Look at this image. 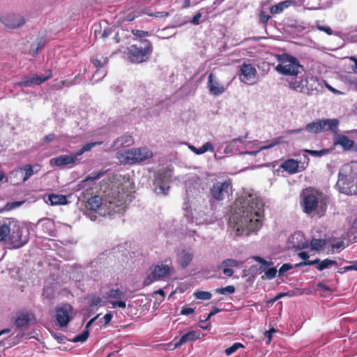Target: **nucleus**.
I'll return each instance as SVG.
<instances>
[{
    "label": "nucleus",
    "instance_id": "f257e3e1",
    "mask_svg": "<svg viewBox=\"0 0 357 357\" xmlns=\"http://www.w3.org/2000/svg\"><path fill=\"white\" fill-rule=\"evenodd\" d=\"M239 214L230 220L229 225L233 228L235 235L248 236L259 229L264 213V203L257 197L249 195L241 202Z\"/></svg>",
    "mask_w": 357,
    "mask_h": 357
},
{
    "label": "nucleus",
    "instance_id": "f03ea898",
    "mask_svg": "<svg viewBox=\"0 0 357 357\" xmlns=\"http://www.w3.org/2000/svg\"><path fill=\"white\" fill-rule=\"evenodd\" d=\"M336 185L342 193L357 195V162L352 161L340 169Z\"/></svg>",
    "mask_w": 357,
    "mask_h": 357
},
{
    "label": "nucleus",
    "instance_id": "7ed1b4c3",
    "mask_svg": "<svg viewBox=\"0 0 357 357\" xmlns=\"http://www.w3.org/2000/svg\"><path fill=\"white\" fill-rule=\"evenodd\" d=\"M301 199L303 211L306 214H311L315 211L319 204L321 211H325L326 208V196L313 188L310 187L303 190Z\"/></svg>",
    "mask_w": 357,
    "mask_h": 357
},
{
    "label": "nucleus",
    "instance_id": "20e7f679",
    "mask_svg": "<svg viewBox=\"0 0 357 357\" xmlns=\"http://www.w3.org/2000/svg\"><path fill=\"white\" fill-rule=\"evenodd\" d=\"M139 43L132 44L124 52L128 60L132 63H141L148 61L153 47L148 39H140Z\"/></svg>",
    "mask_w": 357,
    "mask_h": 357
},
{
    "label": "nucleus",
    "instance_id": "39448f33",
    "mask_svg": "<svg viewBox=\"0 0 357 357\" xmlns=\"http://www.w3.org/2000/svg\"><path fill=\"white\" fill-rule=\"evenodd\" d=\"M153 157V152L146 146L119 151L116 158L123 165L139 164Z\"/></svg>",
    "mask_w": 357,
    "mask_h": 357
},
{
    "label": "nucleus",
    "instance_id": "423d86ee",
    "mask_svg": "<svg viewBox=\"0 0 357 357\" xmlns=\"http://www.w3.org/2000/svg\"><path fill=\"white\" fill-rule=\"evenodd\" d=\"M319 86L318 79L308 74H305L301 77L295 76L294 79L289 82L290 89L307 96L317 93Z\"/></svg>",
    "mask_w": 357,
    "mask_h": 357
},
{
    "label": "nucleus",
    "instance_id": "0eeeda50",
    "mask_svg": "<svg viewBox=\"0 0 357 357\" xmlns=\"http://www.w3.org/2000/svg\"><path fill=\"white\" fill-rule=\"evenodd\" d=\"M274 56L280 63L275 70L280 74L285 76H297L299 68L303 70V66L300 64L298 59L287 53L282 54H275Z\"/></svg>",
    "mask_w": 357,
    "mask_h": 357
},
{
    "label": "nucleus",
    "instance_id": "6e6552de",
    "mask_svg": "<svg viewBox=\"0 0 357 357\" xmlns=\"http://www.w3.org/2000/svg\"><path fill=\"white\" fill-rule=\"evenodd\" d=\"M166 264H157L151 267V273L146 277L143 281L144 286H149L155 281L162 280L169 276L171 273L172 267L170 259L165 261Z\"/></svg>",
    "mask_w": 357,
    "mask_h": 357
},
{
    "label": "nucleus",
    "instance_id": "1a4fd4ad",
    "mask_svg": "<svg viewBox=\"0 0 357 357\" xmlns=\"http://www.w3.org/2000/svg\"><path fill=\"white\" fill-rule=\"evenodd\" d=\"M101 144V142L86 144L76 153H71L70 155H61L58 157L52 158L50 161V165L61 167L75 163L78 157L82 155L84 152L90 151L96 145Z\"/></svg>",
    "mask_w": 357,
    "mask_h": 357
},
{
    "label": "nucleus",
    "instance_id": "9d476101",
    "mask_svg": "<svg viewBox=\"0 0 357 357\" xmlns=\"http://www.w3.org/2000/svg\"><path fill=\"white\" fill-rule=\"evenodd\" d=\"M40 169L39 165H25L13 169L10 174V177L11 181L17 184L24 183L34 174H37Z\"/></svg>",
    "mask_w": 357,
    "mask_h": 357
},
{
    "label": "nucleus",
    "instance_id": "9b49d317",
    "mask_svg": "<svg viewBox=\"0 0 357 357\" xmlns=\"http://www.w3.org/2000/svg\"><path fill=\"white\" fill-rule=\"evenodd\" d=\"M231 190V183L229 181L217 182L210 188L209 201L221 202L229 197V190Z\"/></svg>",
    "mask_w": 357,
    "mask_h": 357
},
{
    "label": "nucleus",
    "instance_id": "f8f14e48",
    "mask_svg": "<svg viewBox=\"0 0 357 357\" xmlns=\"http://www.w3.org/2000/svg\"><path fill=\"white\" fill-rule=\"evenodd\" d=\"M24 230L19 226L13 229L8 242H7V245L10 249H19L29 242L28 234L24 235Z\"/></svg>",
    "mask_w": 357,
    "mask_h": 357
},
{
    "label": "nucleus",
    "instance_id": "ddd939ff",
    "mask_svg": "<svg viewBox=\"0 0 357 357\" xmlns=\"http://www.w3.org/2000/svg\"><path fill=\"white\" fill-rule=\"evenodd\" d=\"M240 80L247 84H254L256 82L257 71L250 63H243L240 68Z\"/></svg>",
    "mask_w": 357,
    "mask_h": 357
},
{
    "label": "nucleus",
    "instance_id": "4468645a",
    "mask_svg": "<svg viewBox=\"0 0 357 357\" xmlns=\"http://www.w3.org/2000/svg\"><path fill=\"white\" fill-rule=\"evenodd\" d=\"M317 265L316 268L319 271H323L326 268H329L331 266H337V262L335 260L325 259L323 261H321L320 259L316 258L312 261H303L297 264H296V267H302L305 266H312Z\"/></svg>",
    "mask_w": 357,
    "mask_h": 357
},
{
    "label": "nucleus",
    "instance_id": "2eb2a0df",
    "mask_svg": "<svg viewBox=\"0 0 357 357\" xmlns=\"http://www.w3.org/2000/svg\"><path fill=\"white\" fill-rule=\"evenodd\" d=\"M73 311V307L70 304H63L56 309V320L60 326H66L70 320V313Z\"/></svg>",
    "mask_w": 357,
    "mask_h": 357
},
{
    "label": "nucleus",
    "instance_id": "dca6fc26",
    "mask_svg": "<svg viewBox=\"0 0 357 357\" xmlns=\"http://www.w3.org/2000/svg\"><path fill=\"white\" fill-rule=\"evenodd\" d=\"M207 87L209 92L216 96L222 94L225 91L224 85L213 73H210L208 76Z\"/></svg>",
    "mask_w": 357,
    "mask_h": 357
},
{
    "label": "nucleus",
    "instance_id": "f3484780",
    "mask_svg": "<svg viewBox=\"0 0 357 357\" xmlns=\"http://www.w3.org/2000/svg\"><path fill=\"white\" fill-rule=\"evenodd\" d=\"M47 73L45 76H39L34 74L29 79L17 82L16 85L25 87L30 86L33 84L40 85L52 77V73L51 70H48Z\"/></svg>",
    "mask_w": 357,
    "mask_h": 357
},
{
    "label": "nucleus",
    "instance_id": "a211bd4d",
    "mask_svg": "<svg viewBox=\"0 0 357 357\" xmlns=\"http://www.w3.org/2000/svg\"><path fill=\"white\" fill-rule=\"evenodd\" d=\"M1 22L8 28L17 29L24 25L25 20L19 15L12 14L3 17Z\"/></svg>",
    "mask_w": 357,
    "mask_h": 357
},
{
    "label": "nucleus",
    "instance_id": "6ab92c4d",
    "mask_svg": "<svg viewBox=\"0 0 357 357\" xmlns=\"http://www.w3.org/2000/svg\"><path fill=\"white\" fill-rule=\"evenodd\" d=\"M321 123V132L331 131L337 133L340 121L337 119H319Z\"/></svg>",
    "mask_w": 357,
    "mask_h": 357
},
{
    "label": "nucleus",
    "instance_id": "aec40b11",
    "mask_svg": "<svg viewBox=\"0 0 357 357\" xmlns=\"http://www.w3.org/2000/svg\"><path fill=\"white\" fill-rule=\"evenodd\" d=\"M200 338V333L195 331H190L183 335L181 338L174 343V348H179L183 344L188 342H195Z\"/></svg>",
    "mask_w": 357,
    "mask_h": 357
},
{
    "label": "nucleus",
    "instance_id": "412c9836",
    "mask_svg": "<svg viewBox=\"0 0 357 357\" xmlns=\"http://www.w3.org/2000/svg\"><path fill=\"white\" fill-rule=\"evenodd\" d=\"M32 318H34L33 313H22L15 319V325L20 329L26 328L29 326Z\"/></svg>",
    "mask_w": 357,
    "mask_h": 357
},
{
    "label": "nucleus",
    "instance_id": "4be33fe9",
    "mask_svg": "<svg viewBox=\"0 0 357 357\" xmlns=\"http://www.w3.org/2000/svg\"><path fill=\"white\" fill-rule=\"evenodd\" d=\"M193 259L191 250H182L177 254V260L182 268H186Z\"/></svg>",
    "mask_w": 357,
    "mask_h": 357
},
{
    "label": "nucleus",
    "instance_id": "5701e85b",
    "mask_svg": "<svg viewBox=\"0 0 357 357\" xmlns=\"http://www.w3.org/2000/svg\"><path fill=\"white\" fill-rule=\"evenodd\" d=\"M334 144L341 146L344 150H350L353 148L354 142L346 135L337 134Z\"/></svg>",
    "mask_w": 357,
    "mask_h": 357
},
{
    "label": "nucleus",
    "instance_id": "b1692460",
    "mask_svg": "<svg viewBox=\"0 0 357 357\" xmlns=\"http://www.w3.org/2000/svg\"><path fill=\"white\" fill-rule=\"evenodd\" d=\"M296 2L294 0H285L280 2L278 4L273 5L270 7V12L273 15L281 13L283 10L291 6L296 5Z\"/></svg>",
    "mask_w": 357,
    "mask_h": 357
},
{
    "label": "nucleus",
    "instance_id": "393cba45",
    "mask_svg": "<svg viewBox=\"0 0 357 357\" xmlns=\"http://www.w3.org/2000/svg\"><path fill=\"white\" fill-rule=\"evenodd\" d=\"M280 167L290 174H295L298 171L299 164L294 159H287L282 163Z\"/></svg>",
    "mask_w": 357,
    "mask_h": 357
},
{
    "label": "nucleus",
    "instance_id": "a878e982",
    "mask_svg": "<svg viewBox=\"0 0 357 357\" xmlns=\"http://www.w3.org/2000/svg\"><path fill=\"white\" fill-rule=\"evenodd\" d=\"M102 204V199L99 195L91 196L86 202V207L91 211H97Z\"/></svg>",
    "mask_w": 357,
    "mask_h": 357
},
{
    "label": "nucleus",
    "instance_id": "bb28decb",
    "mask_svg": "<svg viewBox=\"0 0 357 357\" xmlns=\"http://www.w3.org/2000/svg\"><path fill=\"white\" fill-rule=\"evenodd\" d=\"M115 145L121 147H129L134 144V139L131 135H124L115 141Z\"/></svg>",
    "mask_w": 357,
    "mask_h": 357
},
{
    "label": "nucleus",
    "instance_id": "cd10ccee",
    "mask_svg": "<svg viewBox=\"0 0 357 357\" xmlns=\"http://www.w3.org/2000/svg\"><path fill=\"white\" fill-rule=\"evenodd\" d=\"M48 201L52 206L63 205L68 202L65 195L56 194H50L48 197Z\"/></svg>",
    "mask_w": 357,
    "mask_h": 357
},
{
    "label": "nucleus",
    "instance_id": "c85d7f7f",
    "mask_svg": "<svg viewBox=\"0 0 357 357\" xmlns=\"http://www.w3.org/2000/svg\"><path fill=\"white\" fill-rule=\"evenodd\" d=\"M11 234L10 225L4 223L0 225V241L8 242Z\"/></svg>",
    "mask_w": 357,
    "mask_h": 357
},
{
    "label": "nucleus",
    "instance_id": "c756f323",
    "mask_svg": "<svg viewBox=\"0 0 357 357\" xmlns=\"http://www.w3.org/2000/svg\"><path fill=\"white\" fill-rule=\"evenodd\" d=\"M45 45V39L44 38H40L37 44H32L31 45V49L29 51V53L31 56H36L38 55V52L41 50Z\"/></svg>",
    "mask_w": 357,
    "mask_h": 357
},
{
    "label": "nucleus",
    "instance_id": "7c9ffc66",
    "mask_svg": "<svg viewBox=\"0 0 357 357\" xmlns=\"http://www.w3.org/2000/svg\"><path fill=\"white\" fill-rule=\"evenodd\" d=\"M190 149L197 155L203 154L206 151H213L214 149L211 143L206 142L202 147L197 149L193 146H190Z\"/></svg>",
    "mask_w": 357,
    "mask_h": 357
},
{
    "label": "nucleus",
    "instance_id": "2f4dec72",
    "mask_svg": "<svg viewBox=\"0 0 357 357\" xmlns=\"http://www.w3.org/2000/svg\"><path fill=\"white\" fill-rule=\"evenodd\" d=\"M305 130L310 133H320L321 132V123L319 119L307 123L305 126Z\"/></svg>",
    "mask_w": 357,
    "mask_h": 357
},
{
    "label": "nucleus",
    "instance_id": "473e14b6",
    "mask_svg": "<svg viewBox=\"0 0 357 357\" xmlns=\"http://www.w3.org/2000/svg\"><path fill=\"white\" fill-rule=\"evenodd\" d=\"M91 62L93 66L98 68L96 73L98 74L100 71V68H104L108 63V58L102 56L101 59L93 58L91 59Z\"/></svg>",
    "mask_w": 357,
    "mask_h": 357
},
{
    "label": "nucleus",
    "instance_id": "72a5a7b5",
    "mask_svg": "<svg viewBox=\"0 0 357 357\" xmlns=\"http://www.w3.org/2000/svg\"><path fill=\"white\" fill-rule=\"evenodd\" d=\"M326 245V239L312 238L310 242V247L314 250H321Z\"/></svg>",
    "mask_w": 357,
    "mask_h": 357
},
{
    "label": "nucleus",
    "instance_id": "f704fd0d",
    "mask_svg": "<svg viewBox=\"0 0 357 357\" xmlns=\"http://www.w3.org/2000/svg\"><path fill=\"white\" fill-rule=\"evenodd\" d=\"M140 13L137 11H132L128 13L124 12L121 13V19L123 22H131L135 18L138 17Z\"/></svg>",
    "mask_w": 357,
    "mask_h": 357
},
{
    "label": "nucleus",
    "instance_id": "c9c22d12",
    "mask_svg": "<svg viewBox=\"0 0 357 357\" xmlns=\"http://www.w3.org/2000/svg\"><path fill=\"white\" fill-rule=\"evenodd\" d=\"M283 142H284L283 137L281 136V137H275L271 142H266L267 144L261 146L260 149L264 150V149H271L277 145L282 144Z\"/></svg>",
    "mask_w": 357,
    "mask_h": 357
},
{
    "label": "nucleus",
    "instance_id": "e433bc0d",
    "mask_svg": "<svg viewBox=\"0 0 357 357\" xmlns=\"http://www.w3.org/2000/svg\"><path fill=\"white\" fill-rule=\"evenodd\" d=\"M304 151L314 157H321L330 153V149H323L319 151L305 149Z\"/></svg>",
    "mask_w": 357,
    "mask_h": 357
},
{
    "label": "nucleus",
    "instance_id": "4c0bfd02",
    "mask_svg": "<svg viewBox=\"0 0 357 357\" xmlns=\"http://www.w3.org/2000/svg\"><path fill=\"white\" fill-rule=\"evenodd\" d=\"M124 296V293L119 289H112L108 292V298L121 299Z\"/></svg>",
    "mask_w": 357,
    "mask_h": 357
},
{
    "label": "nucleus",
    "instance_id": "58836bf2",
    "mask_svg": "<svg viewBox=\"0 0 357 357\" xmlns=\"http://www.w3.org/2000/svg\"><path fill=\"white\" fill-rule=\"evenodd\" d=\"M89 336V331L87 329H84L82 333L76 335L73 339V342H85Z\"/></svg>",
    "mask_w": 357,
    "mask_h": 357
},
{
    "label": "nucleus",
    "instance_id": "ea45409f",
    "mask_svg": "<svg viewBox=\"0 0 357 357\" xmlns=\"http://www.w3.org/2000/svg\"><path fill=\"white\" fill-rule=\"evenodd\" d=\"M194 296L197 299L206 301L211 299L212 295L208 291H197L194 293Z\"/></svg>",
    "mask_w": 357,
    "mask_h": 357
},
{
    "label": "nucleus",
    "instance_id": "a19ab883",
    "mask_svg": "<svg viewBox=\"0 0 357 357\" xmlns=\"http://www.w3.org/2000/svg\"><path fill=\"white\" fill-rule=\"evenodd\" d=\"M215 292L220 294L227 295L235 292L234 286L230 285L225 287L216 289Z\"/></svg>",
    "mask_w": 357,
    "mask_h": 357
},
{
    "label": "nucleus",
    "instance_id": "79ce46f5",
    "mask_svg": "<svg viewBox=\"0 0 357 357\" xmlns=\"http://www.w3.org/2000/svg\"><path fill=\"white\" fill-rule=\"evenodd\" d=\"M253 259L256 261H258L260 264H261V268L263 271H265L268 268V266L273 264V263L272 261H267L264 258L259 257V256H255L253 257Z\"/></svg>",
    "mask_w": 357,
    "mask_h": 357
},
{
    "label": "nucleus",
    "instance_id": "37998d69",
    "mask_svg": "<svg viewBox=\"0 0 357 357\" xmlns=\"http://www.w3.org/2000/svg\"><path fill=\"white\" fill-rule=\"evenodd\" d=\"M244 347L243 344L239 342H236L232 344L231 347L227 348L225 349V354L227 356H230L234 352H236L239 348Z\"/></svg>",
    "mask_w": 357,
    "mask_h": 357
},
{
    "label": "nucleus",
    "instance_id": "c03bdc74",
    "mask_svg": "<svg viewBox=\"0 0 357 357\" xmlns=\"http://www.w3.org/2000/svg\"><path fill=\"white\" fill-rule=\"evenodd\" d=\"M132 33L136 36L137 38H139L140 39H145L144 38L149 36V31H143V30H139V29H132L131 31Z\"/></svg>",
    "mask_w": 357,
    "mask_h": 357
},
{
    "label": "nucleus",
    "instance_id": "a18cd8bd",
    "mask_svg": "<svg viewBox=\"0 0 357 357\" xmlns=\"http://www.w3.org/2000/svg\"><path fill=\"white\" fill-rule=\"evenodd\" d=\"M271 19V16L264 10H260L259 13V22L261 24H266L268 21Z\"/></svg>",
    "mask_w": 357,
    "mask_h": 357
},
{
    "label": "nucleus",
    "instance_id": "49530a36",
    "mask_svg": "<svg viewBox=\"0 0 357 357\" xmlns=\"http://www.w3.org/2000/svg\"><path fill=\"white\" fill-rule=\"evenodd\" d=\"M221 265L225 267H237L238 264L235 259H227L222 262Z\"/></svg>",
    "mask_w": 357,
    "mask_h": 357
},
{
    "label": "nucleus",
    "instance_id": "de8ad7c7",
    "mask_svg": "<svg viewBox=\"0 0 357 357\" xmlns=\"http://www.w3.org/2000/svg\"><path fill=\"white\" fill-rule=\"evenodd\" d=\"M102 299L100 296L96 295H93L91 301L89 303L90 307H96L98 305H101Z\"/></svg>",
    "mask_w": 357,
    "mask_h": 357
},
{
    "label": "nucleus",
    "instance_id": "09e8293b",
    "mask_svg": "<svg viewBox=\"0 0 357 357\" xmlns=\"http://www.w3.org/2000/svg\"><path fill=\"white\" fill-rule=\"evenodd\" d=\"M103 174L102 172H93L91 174L88 175L85 179L84 181H95L98 179Z\"/></svg>",
    "mask_w": 357,
    "mask_h": 357
},
{
    "label": "nucleus",
    "instance_id": "8fccbe9b",
    "mask_svg": "<svg viewBox=\"0 0 357 357\" xmlns=\"http://www.w3.org/2000/svg\"><path fill=\"white\" fill-rule=\"evenodd\" d=\"M277 270L275 268H270L265 271L266 278L268 279H273L275 277Z\"/></svg>",
    "mask_w": 357,
    "mask_h": 357
},
{
    "label": "nucleus",
    "instance_id": "3c124183",
    "mask_svg": "<svg viewBox=\"0 0 357 357\" xmlns=\"http://www.w3.org/2000/svg\"><path fill=\"white\" fill-rule=\"evenodd\" d=\"M293 268V266L290 264H284L279 269V275H283L286 272Z\"/></svg>",
    "mask_w": 357,
    "mask_h": 357
},
{
    "label": "nucleus",
    "instance_id": "603ef678",
    "mask_svg": "<svg viewBox=\"0 0 357 357\" xmlns=\"http://www.w3.org/2000/svg\"><path fill=\"white\" fill-rule=\"evenodd\" d=\"M145 13L146 15H148L149 16H153V17H160V18L165 17H167L169 15V13L166 11L156 12L154 13Z\"/></svg>",
    "mask_w": 357,
    "mask_h": 357
},
{
    "label": "nucleus",
    "instance_id": "864d4df0",
    "mask_svg": "<svg viewBox=\"0 0 357 357\" xmlns=\"http://www.w3.org/2000/svg\"><path fill=\"white\" fill-rule=\"evenodd\" d=\"M220 312V309L218 307H214L211 312L207 315V317L204 320H200V322H206L209 320L213 315Z\"/></svg>",
    "mask_w": 357,
    "mask_h": 357
},
{
    "label": "nucleus",
    "instance_id": "5fc2aeb1",
    "mask_svg": "<svg viewBox=\"0 0 357 357\" xmlns=\"http://www.w3.org/2000/svg\"><path fill=\"white\" fill-rule=\"evenodd\" d=\"M110 303L113 307H119L120 308H125L126 306V302L123 301H111Z\"/></svg>",
    "mask_w": 357,
    "mask_h": 357
},
{
    "label": "nucleus",
    "instance_id": "6e6d98bb",
    "mask_svg": "<svg viewBox=\"0 0 357 357\" xmlns=\"http://www.w3.org/2000/svg\"><path fill=\"white\" fill-rule=\"evenodd\" d=\"M195 312V309L194 308H192V307H188L187 306H184L181 311V314L182 315H189V314H192Z\"/></svg>",
    "mask_w": 357,
    "mask_h": 357
},
{
    "label": "nucleus",
    "instance_id": "4d7b16f0",
    "mask_svg": "<svg viewBox=\"0 0 357 357\" xmlns=\"http://www.w3.org/2000/svg\"><path fill=\"white\" fill-rule=\"evenodd\" d=\"M201 17H202V13H196L193 16L192 20H190V23H192V24H195V25L199 24V23H200L199 19H200Z\"/></svg>",
    "mask_w": 357,
    "mask_h": 357
},
{
    "label": "nucleus",
    "instance_id": "13d9d810",
    "mask_svg": "<svg viewBox=\"0 0 357 357\" xmlns=\"http://www.w3.org/2000/svg\"><path fill=\"white\" fill-rule=\"evenodd\" d=\"M21 204L22 203L20 202H13L10 203H7L5 207L7 210H11L15 207L20 206Z\"/></svg>",
    "mask_w": 357,
    "mask_h": 357
},
{
    "label": "nucleus",
    "instance_id": "bf43d9fd",
    "mask_svg": "<svg viewBox=\"0 0 357 357\" xmlns=\"http://www.w3.org/2000/svg\"><path fill=\"white\" fill-rule=\"evenodd\" d=\"M317 27L319 30L324 31L328 35H332L333 33V30L329 26L319 25Z\"/></svg>",
    "mask_w": 357,
    "mask_h": 357
},
{
    "label": "nucleus",
    "instance_id": "052dcab7",
    "mask_svg": "<svg viewBox=\"0 0 357 357\" xmlns=\"http://www.w3.org/2000/svg\"><path fill=\"white\" fill-rule=\"evenodd\" d=\"M56 139V135L54 133H50L47 135H46L44 138H43V142H53L54 140Z\"/></svg>",
    "mask_w": 357,
    "mask_h": 357
},
{
    "label": "nucleus",
    "instance_id": "680f3d73",
    "mask_svg": "<svg viewBox=\"0 0 357 357\" xmlns=\"http://www.w3.org/2000/svg\"><path fill=\"white\" fill-rule=\"evenodd\" d=\"M344 246V242L343 241H339L336 243H333L331 245L332 250L334 251L335 250H339L342 249Z\"/></svg>",
    "mask_w": 357,
    "mask_h": 357
},
{
    "label": "nucleus",
    "instance_id": "e2e57ef3",
    "mask_svg": "<svg viewBox=\"0 0 357 357\" xmlns=\"http://www.w3.org/2000/svg\"><path fill=\"white\" fill-rule=\"evenodd\" d=\"M112 33L111 29H105L102 32L100 31V37L102 38H107Z\"/></svg>",
    "mask_w": 357,
    "mask_h": 357
},
{
    "label": "nucleus",
    "instance_id": "0e129e2a",
    "mask_svg": "<svg viewBox=\"0 0 357 357\" xmlns=\"http://www.w3.org/2000/svg\"><path fill=\"white\" fill-rule=\"evenodd\" d=\"M222 272L225 275L228 277H231L234 274V271L229 267H225L222 270Z\"/></svg>",
    "mask_w": 357,
    "mask_h": 357
},
{
    "label": "nucleus",
    "instance_id": "69168bd1",
    "mask_svg": "<svg viewBox=\"0 0 357 357\" xmlns=\"http://www.w3.org/2000/svg\"><path fill=\"white\" fill-rule=\"evenodd\" d=\"M112 317H113V315L110 312L105 314V316L103 317L104 321H105V324H108L111 321Z\"/></svg>",
    "mask_w": 357,
    "mask_h": 357
},
{
    "label": "nucleus",
    "instance_id": "338daca9",
    "mask_svg": "<svg viewBox=\"0 0 357 357\" xmlns=\"http://www.w3.org/2000/svg\"><path fill=\"white\" fill-rule=\"evenodd\" d=\"M298 257L304 261H307V259L309 258V255L305 251H302L298 254Z\"/></svg>",
    "mask_w": 357,
    "mask_h": 357
},
{
    "label": "nucleus",
    "instance_id": "774afa93",
    "mask_svg": "<svg viewBox=\"0 0 357 357\" xmlns=\"http://www.w3.org/2000/svg\"><path fill=\"white\" fill-rule=\"evenodd\" d=\"M349 82L350 85L354 88V89L357 91V78L355 77L354 79H350L349 80Z\"/></svg>",
    "mask_w": 357,
    "mask_h": 357
}]
</instances>
